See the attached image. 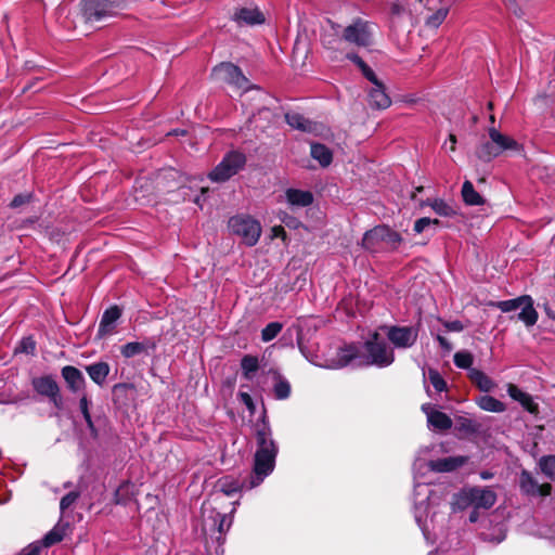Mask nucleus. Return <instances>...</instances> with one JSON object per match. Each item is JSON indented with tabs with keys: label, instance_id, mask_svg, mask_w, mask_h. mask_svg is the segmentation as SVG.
Wrapping results in <instances>:
<instances>
[{
	"label": "nucleus",
	"instance_id": "f257e3e1",
	"mask_svg": "<svg viewBox=\"0 0 555 555\" xmlns=\"http://www.w3.org/2000/svg\"><path fill=\"white\" fill-rule=\"evenodd\" d=\"M271 436L272 431L267 411L263 410L260 422L256 425L257 450L254 456L253 470L248 476V490L258 487L275 467L279 449Z\"/></svg>",
	"mask_w": 555,
	"mask_h": 555
},
{
	"label": "nucleus",
	"instance_id": "f03ea898",
	"mask_svg": "<svg viewBox=\"0 0 555 555\" xmlns=\"http://www.w3.org/2000/svg\"><path fill=\"white\" fill-rule=\"evenodd\" d=\"M126 8V0H86L81 2V13L87 23H99L116 15Z\"/></svg>",
	"mask_w": 555,
	"mask_h": 555
},
{
	"label": "nucleus",
	"instance_id": "7ed1b4c3",
	"mask_svg": "<svg viewBox=\"0 0 555 555\" xmlns=\"http://www.w3.org/2000/svg\"><path fill=\"white\" fill-rule=\"evenodd\" d=\"M402 241L399 232L389 225L379 224L364 233L362 246L370 251H377L385 244L390 250H397Z\"/></svg>",
	"mask_w": 555,
	"mask_h": 555
},
{
	"label": "nucleus",
	"instance_id": "20e7f679",
	"mask_svg": "<svg viewBox=\"0 0 555 555\" xmlns=\"http://www.w3.org/2000/svg\"><path fill=\"white\" fill-rule=\"evenodd\" d=\"M490 306L500 309L502 312H511L520 309V312L517 314V320L521 321L527 327L533 326L539 318L538 311L533 306V299L529 295L491 302Z\"/></svg>",
	"mask_w": 555,
	"mask_h": 555
},
{
	"label": "nucleus",
	"instance_id": "39448f33",
	"mask_svg": "<svg viewBox=\"0 0 555 555\" xmlns=\"http://www.w3.org/2000/svg\"><path fill=\"white\" fill-rule=\"evenodd\" d=\"M364 349L367 353V364L386 367L395 361L393 350L389 349L377 332L371 334L370 338L364 343Z\"/></svg>",
	"mask_w": 555,
	"mask_h": 555
},
{
	"label": "nucleus",
	"instance_id": "423d86ee",
	"mask_svg": "<svg viewBox=\"0 0 555 555\" xmlns=\"http://www.w3.org/2000/svg\"><path fill=\"white\" fill-rule=\"evenodd\" d=\"M246 160L244 153L240 151H230L210 171L208 177L214 182H225L245 167Z\"/></svg>",
	"mask_w": 555,
	"mask_h": 555
},
{
	"label": "nucleus",
	"instance_id": "0eeeda50",
	"mask_svg": "<svg viewBox=\"0 0 555 555\" xmlns=\"http://www.w3.org/2000/svg\"><path fill=\"white\" fill-rule=\"evenodd\" d=\"M229 228L241 236L247 246L256 245L261 234L260 223L250 217H232L229 220Z\"/></svg>",
	"mask_w": 555,
	"mask_h": 555
},
{
	"label": "nucleus",
	"instance_id": "6e6552de",
	"mask_svg": "<svg viewBox=\"0 0 555 555\" xmlns=\"http://www.w3.org/2000/svg\"><path fill=\"white\" fill-rule=\"evenodd\" d=\"M211 76L219 81L234 86L238 89H248V79L243 74L242 69L231 63L222 62L212 68Z\"/></svg>",
	"mask_w": 555,
	"mask_h": 555
},
{
	"label": "nucleus",
	"instance_id": "1a4fd4ad",
	"mask_svg": "<svg viewBox=\"0 0 555 555\" xmlns=\"http://www.w3.org/2000/svg\"><path fill=\"white\" fill-rule=\"evenodd\" d=\"M34 390L49 399V401L59 410L63 408V399L60 386L52 375H43L31 379Z\"/></svg>",
	"mask_w": 555,
	"mask_h": 555
},
{
	"label": "nucleus",
	"instance_id": "9d476101",
	"mask_svg": "<svg viewBox=\"0 0 555 555\" xmlns=\"http://www.w3.org/2000/svg\"><path fill=\"white\" fill-rule=\"evenodd\" d=\"M343 38L358 47H370L373 42L370 23L361 18L356 20L344 29Z\"/></svg>",
	"mask_w": 555,
	"mask_h": 555
},
{
	"label": "nucleus",
	"instance_id": "9b49d317",
	"mask_svg": "<svg viewBox=\"0 0 555 555\" xmlns=\"http://www.w3.org/2000/svg\"><path fill=\"white\" fill-rule=\"evenodd\" d=\"M418 337L416 326L392 325L387 327V338L398 349H408L415 345Z\"/></svg>",
	"mask_w": 555,
	"mask_h": 555
},
{
	"label": "nucleus",
	"instance_id": "f8f14e48",
	"mask_svg": "<svg viewBox=\"0 0 555 555\" xmlns=\"http://www.w3.org/2000/svg\"><path fill=\"white\" fill-rule=\"evenodd\" d=\"M122 310L117 306L113 305L107 308L100 320L96 338L103 339L106 336L115 333L116 322L121 318Z\"/></svg>",
	"mask_w": 555,
	"mask_h": 555
},
{
	"label": "nucleus",
	"instance_id": "ddd939ff",
	"mask_svg": "<svg viewBox=\"0 0 555 555\" xmlns=\"http://www.w3.org/2000/svg\"><path fill=\"white\" fill-rule=\"evenodd\" d=\"M360 348L351 343L338 348L335 358L328 361L327 369L338 370L348 366L352 361L360 357Z\"/></svg>",
	"mask_w": 555,
	"mask_h": 555
},
{
	"label": "nucleus",
	"instance_id": "4468645a",
	"mask_svg": "<svg viewBox=\"0 0 555 555\" xmlns=\"http://www.w3.org/2000/svg\"><path fill=\"white\" fill-rule=\"evenodd\" d=\"M157 348V339L154 337H144L142 341H129L120 347V354L125 359L134 358L140 354L149 356Z\"/></svg>",
	"mask_w": 555,
	"mask_h": 555
},
{
	"label": "nucleus",
	"instance_id": "2eb2a0df",
	"mask_svg": "<svg viewBox=\"0 0 555 555\" xmlns=\"http://www.w3.org/2000/svg\"><path fill=\"white\" fill-rule=\"evenodd\" d=\"M412 21L411 9L402 3L400 0H396L389 3V26L392 30L402 28L405 22Z\"/></svg>",
	"mask_w": 555,
	"mask_h": 555
},
{
	"label": "nucleus",
	"instance_id": "dca6fc26",
	"mask_svg": "<svg viewBox=\"0 0 555 555\" xmlns=\"http://www.w3.org/2000/svg\"><path fill=\"white\" fill-rule=\"evenodd\" d=\"M232 21H234L237 25H261L266 22L264 14L259 10V8H240L232 15Z\"/></svg>",
	"mask_w": 555,
	"mask_h": 555
},
{
	"label": "nucleus",
	"instance_id": "f3484780",
	"mask_svg": "<svg viewBox=\"0 0 555 555\" xmlns=\"http://www.w3.org/2000/svg\"><path fill=\"white\" fill-rule=\"evenodd\" d=\"M422 411L427 416V423L429 427L440 431L449 430L452 427L453 423L451 417L444 412L433 409L429 403L423 404Z\"/></svg>",
	"mask_w": 555,
	"mask_h": 555
},
{
	"label": "nucleus",
	"instance_id": "a211bd4d",
	"mask_svg": "<svg viewBox=\"0 0 555 555\" xmlns=\"http://www.w3.org/2000/svg\"><path fill=\"white\" fill-rule=\"evenodd\" d=\"M467 461L468 457L463 455L442 457L429 461L428 468L435 473H451L465 465Z\"/></svg>",
	"mask_w": 555,
	"mask_h": 555
},
{
	"label": "nucleus",
	"instance_id": "6ab92c4d",
	"mask_svg": "<svg viewBox=\"0 0 555 555\" xmlns=\"http://www.w3.org/2000/svg\"><path fill=\"white\" fill-rule=\"evenodd\" d=\"M61 375L70 392H79L86 388V378L82 372L73 365H65L61 369Z\"/></svg>",
	"mask_w": 555,
	"mask_h": 555
},
{
	"label": "nucleus",
	"instance_id": "aec40b11",
	"mask_svg": "<svg viewBox=\"0 0 555 555\" xmlns=\"http://www.w3.org/2000/svg\"><path fill=\"white\" fill-rule=\"evenodd\" d=\"M489 138L494 142L493 145L499 155L506 151L520 152L521 145L512 137L501 133L496 128L490 127L488 130Z\"/></svg>",
	"mask_w": 555,
	"mask_h": 555
},
{
	"label": "nucleus",
	"instance_id": "412c9836",
	"mask_svg": "<svg viewBox=\"0 0 555 555\" xmlns=\"http://www.w3.org/2000/svg\"><path fill=\"white\" fill-rule=\"evenodd\" d=\"M369 105L375 109H386L391 105V99L386 92L385 85L377 79L369 91Z\"/></svg>",
	"mask_w": 555,
	"mask_h": 555
},
{
	"label": "nucleus",
	"instance_id": "4be33fe9",
	"mask_svg": "<svg viewBox=\"0 0 555 555\" xmlns=\"http://www.w3.org/2000/svg\"><path fill=\"white\" fill-rule=\"evenodd\" d=\"M473 507L490 509L496 502V493L488 487H472Z\"/></svg>",
	"mask_w": 555,
	"mask_h": 555
},
{
	"label": "nucleus",
	"instance_id": "5701e85b",
	"mask_svg": "<svg viewBox=\"0 0 555 555\" xmlns=\"http://www.w3.org/2000/svg\"><path fill=\"white\" fill-rule=\"evenodd\" d=\"M507 392L512 399L518 401L530 414L537 415L539 413V404L534 402L532 396L528 392L522 391L514 384L508 385Z\"/></svg>",
	"mask_w": 555,
	"mask_h": 555
},
{
	"label": "nucleus",
	"instance_id": "b1692460",
	"mask_svg": "<svg viewBox=\"0 0 555 555\" xmlns=\"http://www.w3.org/2000/svg\"><path fill=\"white\" fill-rule=\"evenodd\" d=\"M248 486V477L244 480H240L232 476H223L218 479L216 487L224 493L227 496H233L235 493L240 492L243 489H247Z\"/></svg>",
	"mask_w": 555,
	"mask_h": 555
},
{
	"label": "nucleus",
	"instance_id": "393cba45",
	"mask_svg": "<svg viewBox=\"0 0 555 555\" xmlns=\"http://www.w3.org/2000/svg\"><path fill=\"white\" fill-rule=\"evenodd\" d=\"M90 379L100 387H103L111 372L107 362L99 361L85 366Z\"/></svg>",
	"mask_w": 555,
	"mask_h": 555
},
{
	"label": "nucleus",
	"instance_id": "a878e982",
	"mask_svg": "<svg viewBox=\"0 0 555 555\" xmlns=\"http://www.w3.org/2000/svg\"><path fill=\"white\" fill-rule=\"evenodd\" d=\"M481 423L467 416H457L455 418L454 429L464 437L475 436L481 431Z\"/></svg>",
	"mask_w": 555,
	"mask_h": 555
},
{
	"label": "nucleus",
	"instance_id": "bb28decb",
	"mask_svg": "<svg viewBox=\"0 0 555 555\" xmlns=\"http://www.w3.org/2000/svg\"><path fill=\"white\" fill-rule=\"evenodd\" d=\"M468 378L474 386L483 392H490L495 387V383L486 373L476 367L468 371Z\"/></svg>",
	"mask_w": 555,
	"mask_h": 555
},
{
	"label": "nucleus",
	"instance_id": "cd10ccee",
	"mask_svg": "<svg viewBox=\"0 0 555 555\" xmlns=\"http://www.w3.org/2000/svg\"><path fill=\"white\" fill-rule=\"evenodd\" d=\"M286 199L293 206L307 207L313 203V194L310 191L288 189Z\"/></svg>",
	"mask_w": 555,
	"mask_h": 555
},
{
	"label": "nucleus",
	"instance_id": "c85d7f7f",
	"mask_svg": "<svg viewBox=\"0 0 555 555\" xmlns=\"http://www.w3.org/2000/svg\"><path fill=\"white\" fill-rule=\"evenodd\" d=\"M273 395L276 400H286L292 393V386L289 382L279 372H273Z\"/></svg>",
	"mask_w": 555,
	"mask_h": 555
},
{
	"label": "nucleus",
	"instance_id": "c756f323",
	"mask_svg": "<svg viewBox=\"0 0 555 555\" xmlns=\"http://www.w3.org/2000/svg\"><path fill=\"white\" fill-rule=\"evenodd\" d=\"M310 155L313 159L318 160L322 167H328L333 162L332 151L322 143H312Z\"/></svg>",
	"mask_w": 555,
	"mask_h": 555
},
{
	"label": "nucleus",
	"instance_id": "7c9ffc66",
	"mask_svg": "<svg viewBox=\"0 0 555 555\" xmlns=\"http://www.w3.org/2000/svg\"><path fill=\"white\" fill-rule=\"evenodd\" d=\"M463 202L468 206H480L485 204V198L475 190L469 180H465L462 185Z\"/></svg>",
	"mask_w": 555,
	"mask_h": 555
},
{
	"label": "nucleus",
	"instance_id": "2f4dec72",
	"mask_svg": "<svg viewBox=\"0 0 555 555\" xmlns=\"http://www.w3.org/2000/svg\"><path fill=\"white\" fill-rule=\"evenodd\" d=\"M89 404H90V401L88 399V396H87V393H83L81 396V398L79 399V410L83 416L87 427L90 430L91 437L96 439L99 437V430L95 427L94 421L90 414Z\"/></svg>",
	"mask_w": 555,
	"mask_h": 555
},
{
	"label": "nucleus",
	"instance_id": "473e14b6",
	"mask_svg": "<svg viewBox=\"0 0 555 555\" xmlns=\"http://www.w3.org/2000/svg\"><path fill=\"white\" fill-rule=\"evenodd\" d=\"M494 142L489 138L488 141L481 142L475 150V155L478 159L485 163L491 162L493 158L500 156L496 149L493 146Z\"/></svg>",
	"mask_w": 555,
	"mask_h": 555
},
{
	"label": "nucleus",
	"instance_id": "72a5a7b5",
	"mask_svg": "<svg viewBox=\"0 0 555 555\" xmlns=\"http://www.w3.org/2000/svg\"><path fill=\"white\" fill-rule=\"evenodd\" d=\"M346 59L351 61L370 82H377L378 78L374 70L357 53L349 52L346 54Z\"/></svg>",
	"mask_w": 555,
	"mask_h": 555
},
{
	"label": "nucleus",
	"instance_id": "f704fd0d",
	"mask_svg": "<svg viewBox=\"0 0 555 555\" xmlns=\"http://www.w3.org/2000/svg\"><path fill=\"white\" fill-rule=\"evenodd\" d=\"M538 481L527 469H522L519 475V488L526 495H537Z\"/></svg>",
	"mask_w": 555,
	"mask_h": 555
},
{
	"label": "nucleus",
	"instance_id": "c9c22d12",
	"mask_svg": "<svg viewBox=\"0 0 555 555\" xmlns=\"http://www.w3.org/2000/svg\"><path fill=\"white\" fill-rule=\"evenodd\" d=\"M430 206L433 210L442 217H453L456 215L454 208L441 198L427 199L421 203V206Z\"/></svg>",
	"mask_w": 555,
	"mask_h": 555
},
{
	"label": "nucleus",
	"instance_id": "e433bc0d",
	"mask_svg": "<svg viewBox=\"0 0 555 555\" xmlns=\"http://www.w3.org/2000/svg\"><path fill=\"white\" fill-rule=\"evenodd\" d=\"M285 121L294 129L309 132L312 130V122L299 113H286Z\"/></svg>",
	"mask_w": 555,
	"mask_h": 555
},
{
	"label": "nucleus",
	"instance_id": "4c0bfd02",
	"mask_svg": "<svg viewBox=\"0 0 555 555\" xmlns=\"http://www.w3.org/2000/svg\"><path fill=\"white\" fill-rule=\"evenodd\" d=\"M134 486L128 481L122 482L114 493V503L119 505H127L133 499Z\"/></svg>",
	"mask_w": 555,
	"mask_h": 555
},
{
	"label": "nucleus",
	"instance_id": "58836bf2",
	"mask_svg": "<svg viewBox=\"0 0 555 555\" xmlns=\"http://www.w3.org/2000/svg\"><path fill=\"white\" fill-rule=\"evenodd\" d=\"M210 519L212 524L209 530L212 534L218 533V535H216V540L219 543H222L223 534L225 530L230 527V522L227 524V516L220 513H217L215 516L210 517Z\"/></svg>",
	"mask_w": 555,
	"mask_h": 555
},
{
	"label": "nucleus",
	"instance_id": "ea45409f",
	"mask_svg": "<svg viewBox=\"0 0 555 555\" xmlns=\"http://www.w3.org/2000/svg\"><path fill=\"white\" fill-rule=\"evenodd\" d=\"M477 404L480 409L489 412L500 413L505 411V404L502 401L489 395L481 396L477 400Z\"/></svg>",
	"mask_w": 555,
	"mask_h": 555
},
{
	"label": "nucleus",
	"instance_id": "a19ab883",
	"mask_svg": "<svg viewBox=\"0 0 555 555\" xmlns=\"http://www.w3.org/2000/svg\"><path fill=\"white\" fill-rule=\"evenodd\" d=\"M241 369L245 378L250 379L253 374L259 369V360L257 357L246 354L241 360Z\"/></svg>",
	"mask_w": 555,
	"mask_h": 555
},
{
	"label": "nucleus",
	"instance_id": "79ce46f5",
	"mask_svg": "<svg viewBox=\"0 0 555 555\" xmlns=\"http://www.w3.org/2000/svg\"><path fill=\"white\" fill-rule=\"evenodd\" d=\"M454 505L459 509H465L473 506L472 487L462 489L459 493L454 494Z\"/></svg>",
	"mask_w": 555,
	"mask_h": 555
},
{
	"label": "nucleus",
	"instance_id": "37998d69",
	"mask_svg": "<svg viewBox=\"0 0 555 555\" xmlns=\"http://www.w3.org/2000/svg\"><path fill=\"white\" fill-rule=\"evenodd\" d=\"M37 343L33 336L23 337L14 349L15 353L35 356Z\"/></svg>",
	"mask_w": 555,
	"mask_h": 555
},
{
	"label": "nucleus",
	"instance_id": "c03bdc74",
	"mask_svg": "<svg viewBox=\"0 0 555 555\" xmlns=\"http://www.w3.org/2000/svg\"><path fill=\"white\" fill-rule=\"evenodd\" d=\"M539 467L545 476L555 480V455L542 456L539 461Z\"/></svg>",
	"mask_w": 555,
	"mask_h": 555
},
{
	"label": "nucleus",
	"instance_id": "a18cd8bd",
	"mask_svg": "<svg viewBox=\"0 0 555 555\" xmlns=\"http://www.w3.org/2000/svg\"><path fill=\"white\" fill-rule=\"evenodd\" d=\"M283 328V324L280 322H270L261 331V339L264 343L274 339Z\"/></svg>",
	"mask_w": 555,
	"mask_h": 555
},
{
	"label": "nucleus",
	"instance_id": "49530a36",
	"mask_svg": "<svg viewBox=\"0 0 555 555\" xmlns=\"http://www.w3.org/2000/svg\"><path fill=\"white\" fill-rule=\"evenodd\" d=\"M453 362L456 367L469 371L473 369L474 357L468 351H459L454 354Z\"/></svg>",
	"mask_w": 555,
	"mask_h": 555
},
{
	"label": "nucleus",
	"instance_id": "de8ad7c7",
	"mask_svg": "<svg viewBox=\"0 0 555 555\" xmlns=\"http://www.w3.org/2000/svg\"><path fill=\"white\" fill-rule=\"evenodd\" d=\"M428 378L436 391L442 392L447 390V382L436 369L428 370Z\"/></svg>",
	"mask_w": 555,
	"mask_h": 555
},
{
	"label": "nucleus",
	"instance_id": "09e8293b",
	"mask_svg": "<svg viewBox=\"0 0 555 555\" xmlns=\"http://www.w3.org/2000/svg\"><path fill=\"white\" fill-rule=\"evenodd\" d=\"M64 539V533L57 529L50 530L42 539L41 541V547H50L54 544L60 543Z\"/></svg>",
	"mask_w": 555,
	"mask_h": 555
},
{
	"label": "nucleus",
	"instance_id": "8fccbe9b",
	"mask_svg": "<svg viewBox=\"0 0 555 555\" xmlns=\"http://www.w3.org/2000/svg\"><path fill=\"white\" fill-rule=\"evenodd\" d=\"M447 15H448L447 9H439L438 11H436L433 15H430L427 18L426 25L429 27H438L446 20Z\"/></svg>",
	"mask_w": 555,
	"mask_h": 555
},
{
	"label": "nucleus",
	"instance_id": "3c124183",
	"mask_svg": "<svg viewBox=\"0 0 555 555\" xmlns=\"http://www.w3.org/2000/svg\"><path fill=\"white\" fill-rule=\"evenodd\" d=\"M80 496L79 491H70L65 494L60 501V509L64 513L67 508H69Z\"/></svg>",
	"mask_w": 555,
	"mask_h": 555
},
{
	"label": "nucleus",
	"instance_id": "603ef678",
	"mask_svg": "<svg viewBox=\"0 0 555 555\" xmlns=\"http://www.w3.org/2000/svg\"><path fill=\"white\" fill-rule=\"evenodd\" d=\"M31 194L30 193H21V194H17L13 197V199L11 201L10 203V207L11 208H18L27 203L30 202L31 199Z\"/></svg>",
	"mask_w": 555,
	"mask_h": 555
},
{
	"label": "nucleus",
	"instance_id": "864d4df0",
	"mask_svg": "<svg viewBox=\"0 0 555 555\" xmlns=\"http://www.w3.org/2000/svg\"><path fill=\"white\" fill-rule=\"evenodd\" d=\"M41 550L40 542H34L25 546L17 555H40Z\"/></svg>",
	"mask_w": 555,
	"mask_h": 555
},
{
	"label": "nucleus",
	"instance_id": "5fc2aeb1",
	"mask_svg": "<svg viewBox=\"0 0 555 555\" xmlns=\"http://www.w3.org/2000/svg\"><path fill=\"white\" fill-rule=\"evenodd\" d=\"M430 218L422 217L414 222L413 231L416 234L424 232L429 227Z\"/></svg>",
	"mask_w": 555,
	"mask_h": 555
},
{
	"label": "nucleus",
	"instance_id": "6e6d98bb",
	"mask_svg": "<svg viewBox=\"0 0 555 555\" xmlns=\"http://www.w3.org/2000/svg\"><path fill=\"white\" fill-rule=\"evenodd\" d=\"M238 398H240L241 402L247 408V410L250 413L255 412L256 406H255L254 400L249 393L238 392Z\"/></svg>",
	"mask_w": 555,
	"mask_h": 555
},
{
	"label": "nucleus",
	"instance_id": "4d7b16f0",
	"mask_svg": "<svg viewBox=\"0 0 555 555\" xmlns=\"http://www.w3.org/2000/svg\"><path fill=\"white\" fill-rule=\"evenodd\" d=\"M443 326L449 332H462L464 330V325L461 321L454 320V321H444Z\"/></svg>",
	"mask_w": 555,
	"mask_h": 555
},
{
	"label": "nucleus",
	"instance_id": "13d9d810",
	"mask_svg": "<svg viewBox=\"0 0 555 555\" xmlns=\"http://www.w3.org/2000/svg\"><path fill=\"white\" fill-rule=\"evenodd\" d=\"M552 485L548 482L538 485L537 495L548 496L552 493Z\"/></svg>",
	"mask_w": 555,
	"mask_h": 555
},
{
	"label": "nucleus",
	"instance_id": "bf43d9fd",
	"mask_svg": "<svg viewBox=\"0 0 555 555\" xmlns=\"http://www.w3.org/2000/svg\"><path fill=\"white\" fill-rule=\"evenodd\" d=\"M507 8L513 11V13L520 17L522 15V10L518 5L516 0H505Z\"/></svg>",
	"mask_w": 555,
	"mask_h": 555
},
{
	"label": "nucleus",
	"instance_id": "052dcab7",
	"mask_svg": "<svg viewBox=\"0 0 555 555\" xmlns=\"http://www.w3.org/2000/svg\"><path fill=\"white\" fill-rule=\"evenodd\" d=\"M272 234L274 237H281L283 241L286 240L287 233L282 225H275L272 228Z\"/></svg>",
	"mask_w": 555,
	"mask_h": 555
},
{
	"label": "nucleus",
	"instance_id": "680f3d73",
	"mask_svg": "<svg viewBox=\"0 0 555 555\" xmlns=\"http://www.w3.org/2000/svg\"><path fill=\"white\" fill-rule=\"evenodd\" d=\"M436 339H437V341L439 343L440 347L443 350H446V351L452 350L451 343L444 336L437 335Z\"/></svg>",
	"mask_w": 555,
	"mask_h": 555
},
{
	"label": "nucleus",
	"instance_id": "e2e57ef3",
	"mask_svg": "<svg viewBox=\"0 0 555 555\" xmlns=\"http://www.w3.org/2000/svg\"><path fill=\"white\" fill-rule=\"evenodd\" d=\"M133 385L127 384V383H119L114 385L113 392L117 393L118 391L126 390V389H132Z\"/></svg>",
	"mask_w": 555,
	"mask_h": 555
},
{
	"label": "nucleus",
	"instance_id": "0e129e2a",
	"mask_svg": "<svg viewBox=\"0 0 555 555\" xmlns=\"http://www.w3.org/2000/svg\"><path fill=\"white\" fill-rule=\"evenodd\" d=\"M479 508L474 507L473 511L469 513L468 520L474 524L477 522L479 519Z\"/></svg>",
	"mask_w": 555,
	"mask_h": 555
},
{
	"label": "nucleus",
	"instance_id": "69168bd1",
	"mask_svg": "<svg viewBox=\"0 0 555 555\" xmlns=\"http://www.w3.org/2000/svg\"><path fill=\"white\" fill-rule=\"evenodd\" d=\"M544 312L551 320H555V310L547 304L544 305Z\"/></svg>",
	"mask_w": 555,
	"mask_h": 555
},
{
	"label": "nucleus",
	"instance_id": "338daca9",
	"mask_svg": "<svg viewBox=\"0 0 555 555\" xmlns=\"http://www.w3.org/2000/svg\"><path fill=\"white\" fill-rule=\"evenodd\" d=\"M449 141L451 143L450 151L454 152L455 149H456V142H457L456 135L454 133H450L449 134Z\"/></svg>",
	"mask_w": 555,
	"mask_h": 555
},
{
	"label": "nucleus",
	"instance_id": "774afa93",
	"mask_svg": "<svg viewBox=\"0 0 555 555\" xmlns=\"http://www.w3.org/2000/svg\"><path fill=\"white\" fill-rule=\"evenodd\" d=\"M37 81H39V78H35V79H33L31 81L27 82V83L23 87L22 92H23V93H25V92H27L28 90H30Z\"/></svg>",
	"mask_w": 555,
	"mask_h": 555
}]
</instances>
